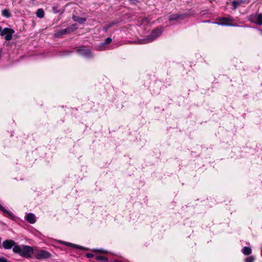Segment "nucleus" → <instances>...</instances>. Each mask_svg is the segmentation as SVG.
Segmentation results:
<instances>
[{
  "instance_id": "423d86ee",
  "label": "nucleus",
  "mask_w": 262,
  "mask_h": 262,
  "mask_svg": "<svg viewBox=\"0 0 262 262\" xmlns=\"http://www.w3.org/2000/svg\"><path fill=\"white\" fill-rule=\"evenodd\" d=\"M219 22H216V24L222 26H230L231 25L230 23L233 21V19L231 17H219L218 18Z\"/></svg>"
},
{
  "instance_id": "39448f33",
  "label": "nucleus",
  "mask_w": 262,
  "mask_h": 262,
  "mask_svg": "<svg viewBox=\"0 0 262 262\" xmlns=\"http://www.w3.org/2000/svg\"><path fill=\"white\" fill-rule=\"evenodd\" d=\"M14 32V31L12 29L5 28L1 32V35H5V39L6 40H10L12 38V34Z\"/></svg>"
},
{
  "instance_id": "0eeeda50",
  "label": "nucleus",
  "mask_w": 262,
  "mask_h": 262,
  "mask_svg": "<svg viewBox=\"0 0 262 262\" xmlns=\"http://www.w3.org/2000/svg\"><path fill=\"white\" fill-rule=\"evenodd\" d=\"M15 244V242L12 239H7L3 242V246L5 249H10Z\"/></svg>"
},
{
  "instance_id": "5701e85b",
  "label": "nucleus",
  "mask_w": 262,
  "mask_h": 262,
  "mask_svg": "<svg viewBox=\"0 0 262 262\" xmlns=\"http://www.w3.org/2000/svg\"><path fill=\"white\" fill-rule=\"evenodd\" d=\"M112 38H110V37H107V38L105 39V41H104V42L102 43L101 44H102V45L109 44V43H110L112 42Z\"/></svg>"
},
{
  "instance_id": "f8f14e48",
  "label": "nucleus",
  "mask_w": 262,
  "mask_h": 262,
  "mask_svg": "<svg viewBox=\"0 0 262 262\" xmlns=\"http://www.w3.org/2000/svg\"><path fill=\"white\" fill-rule=\"evenodd\" d=\"M13 251L14 252V253H17L20 255V254L22 252L23 248L20 247L19 246L17 245L16 244L14 245V246H13Z\"/></svg>"
},
{
  "instance_id": "a878e982",
  "label": "nucleus",
  "mask_w": 262,
  "mask_h": 262,
  "mask_svg": "<svg viewBox=\"0 0 262 262\" xmlns=\"http://www.w3.org/2000/svg\"><path fill=\"white\" fill-rule=\"evenodd\" d=\"M2 27L0 26V33H1V32L2 31Z\"/></svg>"
},
{
  "instance_id": "1a4fd4ad",
  "label": "nucleus",
  "mask_w": 262,
  "mask_h": 262,
  "mask_svg": "<svg viewBox=\"0 0 262 262\" xmlns=\"http://www.w3.org/2000/svg\"><path fill=\"white\" fill-rule=\"evenodd\" d=\"M60 243L62 244H64L67 246L71 247H73L76 249H82V250L85 249L84 248H83L80 246H79V245H76V244H72L71 243H68V242H64V241H60Z\"/></svg>"
},
{
  "instance_id": "aec40b11",
  "label": "nucleus",
  "mask_w": 262,
  "mask_h": 262,
  "mask_svg": "<svg viewBox=\"0 0 262 262\" xmlns=\"http://www.w3.org/2000/svg\"><path fill=\"white\" fill-rule=\"evenodd\" d=\"M116 24V23L115 22H112L111 23H110L107 25H106L104 27V29L103 30L105 31H107L108 30V29L111 27H112L114 25Z\"/></svg>"
},
{
  "instance_id": "ddd939ff",
  "label": "nucleus",
  "mask_w": 262,
  "mask_h": 262,
  "mask_svg": "<svg viewBox=\"0 0 262 262\" xmlns=\"http://www.w3.org/2000/svg\"><path fill=\"white\" fill-rule=\"evenodd\" d=\"M0 210L3 212H4V213L5 214H7V215L10 217V218H12L13 217V213L8 210H7L6 209L4 208V207L1 205L0 204Z\"/></svg>"
},
{
  "instance_id": "9b49d317",
  "label": "nucleus",
  "mask_w": 262,
  "mask_h": 262,
  "mask_svg": "<svg viewBox=\"0 0 262 262\" xmlns=\"http://www.w3.org/2000/svg\"><path fill=\"white\" fill-rule=\"evenodd\" d=\"M72 19L79 24H83L86 20V19L85 17H80L79 16L76 15H73L72 16Z\"/></svg>"
},
{
  "instance_id": "f3484780",
  "label": "nucleus",
  "mask_w": 262,
  "mask_h": 262,
  "mask_svg": "<svg viewBox=\"0 0 262 262\" xmlns=\"http://www.w3.org/2000/svg\"><path fill=\"white\" fill-rule=\"evenodd\" d=\"M36 16L39 18H42L44 16V11L42 9H38L36 13Z\"/></svg>"
},
{
  "instance_id": "412c9836",
  "label": "nucleus",
  "mask_w": 262,
  "mask_h": 262,
  "mask_svg": "<svg viewBox=\"0 0 262 262\" xmlns=\"http://www.w3.org/2000/svg\"><path fill=\"white\" fill-rule=\"evenodd\" d=\"M68 28L70 30V31L72 32L74 30H76L78 28V27L76 24H73L68 27Z\"/></svg>"
},
{
  "instance_id": "4be33fe9",
  "label": "nucleus",
  "mask_w": 262,
  "mask_h": 262,
  "mask_svg": "<svg viewBox=\"0 0 262 262\" xmlns=\"http://www.w3.org/2000/svg\"><path fill=\"white\" fill-rule=\"evenodd\" d=\"M240 3L238 1H234L232 2V5L233 6V9L235 10L237 6L239 5Z\"/></svg>"
},
{
  "instance_id": "2eb2a0df",
  "label": "nucleus",
  "mask_w": 262,
  "mask_h": 262,
  "mask_svg": "<svg viewBox=\"0 0 262 262\" xmlns=\"http://www.w3.org/2000/svg\"><path fill=\"white\" fill-rule=\"evenodd\" d=\"M71 32L70 31V30L69 29L68 27H67L66 29L59 31L57 34L58 36H60L63 34H69Z\"/></svg>"
},
{
  "instance_id": "bb28decb",
  "label": "nucleus",
  "mask_w": 262,
  "mask_h": 262,
  "mask_svg": "<svg viewBox=\"0 0 262 262\" xmlns=\"http://www.w3.org/2000/svg\"><path fill=\"white\" fill-rule=\"evenodd\" d=\"M115 262H121V261H119V260H116L115 261Z\"/></svg>"
},
{
  "instance_id": "4468645a",
  "label": "nucleus",
  "mask_w": 262,
  "mask_h": 262,
  "mask_svg": "<svg viewBox=\"0 0 262 262\" xmlns=\"http://www.w3.org/2000/svg\"><path fill=\"white\" fill-rule=\"evenodd\" d=\"M2 15L6 18H10L11 14L8 9H5L2 11Z\"/></svg>"
},
{
  "instance_id": "b1692460",
  "label": "nucleus",
  "mask_w": 262,
  "mask_h": 262,
  "mask_svg": "<svg viewBox=\"0 0 262 262\" xmlns=\"http://www.w3.org/2000/svg\"><path fill=\"white\" fill-rule=\"evenodd\" d=\"M254 258L253 256H250L246 259V262H253Z\"/></svg>"
},
{
  "instance_id": "f257e3e1",
  "label": "nucleus",
  "mask_w": 262,
  "mask_h": 262,
  "mask_svg": "<svg viewBox=\"0 0 262 262\" xmlns=\"http://www.w3.org/2000/svg\"><path fill=\"white\" fill-rule=\"evenodd\" d=\"M162 32V28H158L154 30L150 35L147 36L145 39H143V43H147L152 41L156 39L157 38L160 36Z\"/></svg>"
},
{
  "instance_id": "7ed1b4c3",
  "label": "nucleus",
  "mask_w": 262,
  "mask_h": 262,
  "mask_svg": "<svg viewBox=\"0 0 262 262\" xmlns=\"http://www.w3.org/2000/svg\"><path fill=\"white\" fill-rule=\"evenodd\" d=\"M34 251L31 247L29 246H24L20 256L29 258L31 256L32 254H34Z\"/></svg>"
},
{
  "instance_id": "6e6552de",
  "label": "nucleus",
  "mask_w": 262,
  "mask_h": 262,
  "mask_svg": "<svg viewBox=\"0 0 262 262\" xmlns=\"http://www.w3.org/2000/svg\"><path fill=\"white\" fill-rule=\"evenodd\" d=\"M251 20L258 25H262V13L259 14L257 16H251Z\"/></svg>"
},
{
  "instance_id": "6ab92c4d",
  "label": "nucleus",
  "mask_w": 262,
  "mask_h": 262,
  "mask_svg": "<svg viewBox=\"0 0 262 262\" xmlns=\"http://www.w3.org/2000/svg\"><path fill=\"white\" fill-rule=\"evenodd\" d=\"M96 259L104 262L107 261L108 260V259L106 257L101 255L97 256Z\"/></svg>"
},
{
  "instance_id": "20e7f679",
  "label": "nucleus",
  "mask_w": 262,
  "mask_h": 262,
  "mask_svg": "<svg viewBox=\"0 0 262 262\" xmlns=\"http://www.w3.org/2000/svg\"><path fill=\"white\" fill-rule=\"evenodd\" d=\"M77 53L86 58L93 57V54L90 49H85L82 47L76 50Z\"/></svg>"
},
{
  "instance_id": "dca6fc26",
  "label": "nucleus",
  "mask_w": 262,
  "mask_h": 262,
  "mask_svg": "<svg viewBox=\"0 0 262 262\" xmlns=\"http://www.w3.org/2000/svg\"><path fill=\"white\" fill-rule=\"evenodd\" d=\"M243 253L246 255H249L251 253V249L249 247H245L243 249Z\"/></svg>"
},
{
  "instance_id": "393cba45",
  "label": "nucleus",
  "mask_w": 262,
  "mask_h": 262,
  "mask_svg": "<svg viewBox=\"0 0 262 262\" xmlns=\"http://www.w3.org/2000/svg\"><path fill=\"white\" fill-rule=\"evenodd\" d=\"M86 256L88 258H92L94 256V254L92 253H88L86 254Z\"/></svg>"
},
{
  "instance_id": "9d476101",
  "label": "nucleus",
  "mask_w": 262,
  "mask_h": 262,
  "mask_svg": "<svg viewBox=\"0 0 262 262\" xmlns=\"http://www.w3.org/2000/svg\"><path fill=\"white\" fill-rule=\"evenodd\" d=\"M26 220L30 224H34L36 222L35 216L34 214L29 213L27 214Z\"/></svg>"
},
{
  "instance_id": "a211bd4d",
  "label": "nucleus",
  "mask_w": 262,
  "mask_h": 262,
  "mask_svg": "<svg viewBox=\"0 0 262 262\" xmlns=\"http://www.w3.org/2000/svg\"><path fill=\"white\" fill-rule=\"evenodd\" d=\"M180 16H181L178 14L171 15L169 18V21L170 22L173 20H178L180 17Z\"/></svg>"
},
{
  "instance_id": "f03ea898",
  "label": "nucleus",
  "mask_w": 262,
  "mask_h": 262,
  "mask_svg": "<svg viewBox=\"0 0 262 262\" xmlns=\"http://www.w3.org/2000/svg\"><path fill=\"white\" fill-rule=\"evenodd\" d=\"M34 255L37 259H47L52 257L50 253L42 249L35 250Z\"/></svg>"
}]
</instances>
